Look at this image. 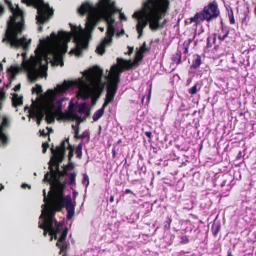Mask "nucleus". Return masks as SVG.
<instances>
[{
	"label": "nucleus",
	"instance_id": "1",
	"mask_svg": "<svg viewBox=\"0 0 256 256\" xmlns=\"http://www.w3.org/2000/svg\"><path fill=\"white\" fill-rule=\"evenodd\" d=\"M120 9L116 7V2L112 0H100L96 6L88 2L82 4L78 8V12L82 16L88 13L86 24V29L92 32L98 23L103 19L108 26H114V20L113 15Z\"/></svg>",
	"mask_w": 256,
	"mask_h": 256
},
{
	"label": "nucleus",
	"instance_id": "2",
	"mask_svg": "<svg viewBox=\"0 0 256 256\" xmlns=\"http://www.w3.org/2000/svg\"><path fill=\"white\" fill-rule=\"evenodd\" d=\"M169 4L168 0H147L144 3L145 18H140L136 26L138 38L142 35L143 30L148 23L152 31L163 28L164 23L160 24V21L167 12Z\"/></svg>",
	"mask_w": 256,
	"mask_h": 256
},
{
	"label": "nucleus",
	"instance_id": "3",
	"mask_svg": "<svg viewBox=\"0 0 256 256\" xmlns=\"http://www.w3.org/2000/svg\"><path fill=\"white\" fill-rule=\"evenodd\" d=\"M9 8L12 12V16L7 22V26L4 38L2 42H6L12 48H19L22 47L24 50H26L30 43L27 41L26 38H18V34H21L24 29V14L18 6L15 9L10 2H8Z\"/></svg>",
	"mask_w": 256,
	"mask_h": 256
},
{
	"label": "nucleus",
	"instance_id": "4",
	"mask_svg": "<svg viewBox=\"0 0 256 256\" xmlns=\"http://www.w3.org/2000/svg\"><path fill=\"white\" fill-rule=\"evenodd\" d=\"M220 14L218 3L214 0L204 6L202 10L196 12L194 16L190 18V24L194 22L195 25L198 26L204 20L210 22L216 18Z\"/></svg>",
	"mask_w": 256,
	"mask_h": 256
},
{
	"label": "nucleus",
	"instance_id": "5",
	"mask_svg": "<svg viewBox=\"0 0 256 256\" xmlns=\"http://www.w3.org/2000/svg\"><path fill=\"white\" fill-rule=\"evenodd\" d=\"M22 2L28 6H34L37 9L36 20L40 24L48 22L54 15L53 8L44 0H22Z\"/></svg>",
	"mask_w": 256,
	"mask_h": 256
},
{
	"label": "nucleus",
	"instance_id": "6",
	"mask_svg": "<svg viewBox=\"0 0 256 256\" xmlns=\"http://www.w3.org/2000/svg\"><path fill=\"white\" fill-rule=\"evenodd\" d=\"M110 74L106 87V94L104 104L108 106L112 102L116 93L118 84L120 82V74L122 72L118 65H113L110 68Z\"/></svg>",
	"mask_w": 256,
	"mask_h": 256
},
{
	"label": "nucleus",
	"instance_id": "7",
	"mask_svg": "<svg viewBox=\"0 0 256 256\" xmlns=\"http://www.w3.org/2000/svg\"><path fill=\"white\" fill-rule=\"evenodd\" d=\"M54 198V200L52 202L58 208L57 210H60L66 207L67 211L66 218L70 220L74 214V206L72 204L70 196H64V191L62 194H58L56 191L51 192Z\"/></svg>",
	"mask_w": 256,
	"mask_h": 256
},
{
	"label": "nucleus",
	"instance_id": "8",
	"mask_svg": "<svg viewBox=\"0 0 256 256\" xmlns=\"http://www.w3.org/2000/svg\"><path fill=\"white\" fill-rule=\"evenodd\" d=\"M58 208L52 202L48 204L46 208L42 210V214L40 217L44 218V222L50 225L51 224L55 226L60 225V227L64 228V224L62 222H58L56 218L55 214L56 212H60L57 210Z\"/></svg>",
	"mask_w": 256,
	"mask_h": 256
},
{
	"label": "nucleus",
	"instance_id": "9",
	"mask_svg": "<svg viewBox=\"0 0 256 256\" xmlns=\"http://www.w3.org/2000/svg\"><path fill=\"white\" fill-rule=\"evenodd\" d=\"M144 53L138 50L136 53V56L134 60L132 62L131 60H125L122 58H118V66L120 68V70H129L134 66H138V62L141 61L144 57Z\"/></svg>",
	"mask_w": 256,
	"mask_h": 256
},
{
	"label": "nucleus",
	"instance_id": "10",
	"mask_svg": "<svg viewBox=\"0 0 256 256\" xmlns=\"http://www.w3.org/2000/svg\"><path fill=\"white\" fill-rule=\"evenodd\" d=\"M60 225L55 226L51 224L48 225L46 222H43L42 224L39 222L38 228L44 230V236H46L47 234L51 236L50 240L54 238V240L58 239V234H60L61 231L64 228L60 227Z\"/></svg>",
	"mask_w": 256,
	"mask_h": 256
},
{
	"label": "nucleus",
	"instance_id": "11",
	"mask_svg": "<svg viewBox=\"0 0 256 256\" xmlns=\"http://www.w3.org/2000/svg\"><path fill=\"white\" fill-rule=\"evenodd\" d=\"M68 232V228L64 227L60 232V237L57 239L58 241L56 244V246L60 249L59 254H62L64 253L66 251V253L67 252L68 245L67 244H64L63 242L66 239Z\"/></svg>",
	"mask_w": 256,
	"mask_h": 256
},
{
	"label": "nucleus",
	"instance_id": "12",
	"mask_svg": "<svg viewBox=\"0 0 256 256\" xmlns=\"http://www.w3.org/2000/svg\"><path fill=\"white\" fill-rule=\"evenodd\" d=\"M86 78L88 82H91L94 80H100L102 74V70L96 66L88 70L86 72Z\"/></svg>",
	"mask_w": 256,
	"mask_h": 256
},
{
	"label": "nucleus",
	"instance_id": "13",
	"mask_svg": "<svg viewBox=\"0 0 256 256\" xmlns=\"http://www.w3.org/2000/svg\"><path fill=\"white\" fill-rule=\"evenodd\" d=\"M60 175L58 174L56 178L52 180V182H49L50 184V192L56 191L58 194H62L66 187V182H62L60 180Z\"/></svg>",
	"mask_w": 256,
	"mask_h": 256
},
{
	"label": "nucleus",
	"instance_id": "14",
	"mask_svg": "<svg viewBox=\"0 0 256 256\" xmlns=\"http://www.w3.org/2000/svg\"><path fill=\"white\" fill-rule=\"evenodd\" d=\"M51 152L54 155L50 160V163L54 162L55 164L57 163H60L63 160L66 151L62 150V148H60L58 147H56V150L54 148H51Z\"/></svg>",
	"mask_w": 256,
	"mask_h": 256
},
{
	"label": "nucleus",
	"instance_id": "15",
	"mask_svg": "<svg viewBox=\"0 0 256 256\" xmlns=\"http://www.w3.org/2000/svg\"><path fill=\"white\" fill-rule=\"evenodd\" d=\"M88 85L92 97V103L94 104L96 100L100 97L103 90V86L100 84H96L92 87H90L88 84Z\"/></svg>",
	"mask_w": 256,
	"mask_h": 256
},
{
	"label": "nucleus",
	"instance_id": "16",
	"mask_svg": "<svg viewBox=\"0 0 256 256\" xmlns=\"http://www.w3.org/2000/svg\"><path fill=\"white\" fill-rule=\"evenodd\" d=\"M30 114L32 118H36V124L40 126L45 114L44 109L38 107L36 109L31 110Z\"/></svg>",
	"mask_w": 256,
	"mask_h": 256
},
{
	"label": "nucleus",
	"instance_id": "17",
	"mask_svg": "<svg viewBox=\"0 0 256 256\" xmlns=\"http://www.w3.org/2000/svg\"><path fill=\"white\" fill-rule=\"evenodd\" d=\"M68 48L67 42H64L58 46V48L54 54V58L55 61L58 62L62 61L61 54H65Z\"/></svg>",
	"mask_w": 256,
	"mask_h": 256
},
{
	"label": "nucleus",
	"instance_id": "18",
	"mask_svg": "<svg viewBox=\"0 0 256 256\" xmlns=\"http://www.w3.org/2000/svg\"><path fill=\"white\" fill-rule=\"evenodd\" d=\"M48 170L50 172H48L44 176L43 180L44 182H52V180H54L58 174L54 172V168L52 167V164H50L48 166Z\"/></svg>",
	"mask_w": 256,
	"mask_h": 256
},
{
	"label": "nucleus",
	"instance_id": "19",
	"mask_svg": "<svg viewBox=\"0 0 256 256\" xmlns=\"http://www.w3.org/2000/svg\"><path fill=\"white\" fill-rule=\"evenodd\" d=\"M229 30L226 28V27L222 26L221 30L218 32V34H215L213 38L214 42H215L216 39V36H218V38L220 41L224 40L226 38L228 37L229 34Z\"/></svg>",
	"mask_w": 256,
	"mask_h": 256
},
{
	"label": "nucleus",
	"instance_id": "20",
	"mask_svg": "<svg viewBox=\"0 0 256 256\" xmlns=\"http://www.w3.org/2000/svg\"><path fill=\"white\" fill-rule=\"evenodd\" d=\"M50 36L54 40H56V38H58L62 40H66L69 42L70 40L69 34L64 31H60L58 32V35L56 34L54 32H52L50 35Z\"/></svg>",
	"mask_w": 256,
	"mask_h": 256
},
{
	"label": "nucleus",
	"instance_id": "21",
	"mask_svg": "<svg viewBox=\"0 0 256 256\" xmlns=\"http://www.w3.org/2000/svg\"><path fill=\"white\" fill-rule=\"evenodd\" d=\"M56 116H58V120H68L70 118V114L68 112H63L62 106H58L55 112H54Z\"/></svg>",
	"mask_w": 256,
	"mask_h": 256
},
{
	"label": "nucleus",
	"instance_id": "22",
	"mask_svg": "<svg viewBox=\"0 0 256 256\" xmlns=\"http://www.w3.org/2000/svg\"><path fill=\"white\" fill-rule=\"evenodd\" d=\"M72 85V82H68L65 80L62 84L58 85L56 88V90L58 93L63 94L70 88Z\"/></svg>",
	"mask_w": 256,
	"mask_h": 256
},
{
	"label": "nucleus",
	"instance_id": "23",
	"mask_svg": "<svg viewBox=\"0 0 256 256\" xmlns=\"http://www.w3.org/2000/svg\"><path fill=\"white\" fill-rule=\"evenodd\" d=\"M40 76L39 70L36 68L30 70L28 72V76L31 82L36 81Z\"/></svg>",
	"mask_w": 256,
	"mask_h": 256
},
{
	"label": "nucleus",
	"instance_id": "24",
	"mask_svg": "<svg viewBox=\"0 0 256 256\" xmlns=\"http://www.w3.org/2000/svg\"><path fill=\"white\" fill-rule=\"evenodd\" d=\"M202 64L200 56L198 54H194L192 56V64L190 66V69L196 70L200 67Z\"/></svg>",
	"mask_w": 256,
	"mask_h": 256
},
{
	"label": "nucleus",
	"instance_id": "25",
	"mask_svg": "<svg viewBox=\"0 0 256 256\" xmlns=\"http://www.w3.org/2000/svg\"><path fill=\"white\" fill-rule=\"evenodd\" d=\"M45 114H46V116L45 117V120L48 124H51L54 122L55 120L56 116L54 112H52L49 108H46L44 109Z\"/></svg>",
	"mask_w": 256,
	"mask_h": 256
},
{
	"label": "nucleus",
	"instance_id": "26",
	"mask_svg": "<svg viewBox=\"0 0 256 256\" xmlns=\"http://www.w3.org/2000/svg\"><path fill=\"white\" fill-rule=\"evenodd\" d=\"M108 106L103 104L102 107L99 110H97L94 114L92 119L94 122L98 120L104 114V109Z\"/></svg>",
	"mask_w": 256,
	"mask_h": 256
},
{
	"label": "nucleus",
	"instance_id": "27",
	"mask_svg": "<svg viewBox=\"0 0 256 256\" xmlns=\"http://www.w3.org/2000/svg\"><path fill=\"white\" fill-rule=\"evenodd\" d=\"M20 68L18 67L13 66H10V68L8 69V72L10 74L9 78L10 82L16 78V76Z\"/></svg>",
	"mask_w": 256,
	"mask_h": 256
},
{
	"label": "nucleus",
	"instance_id": "28",
	"mask_svg": "<svg viewBox=\"0 0 256 256\" xmlns=\"http://www.w3.org/2000/svg\"><path fill=\"white\" fill-rule=\"evenodd\" d=\"M12 106L14 108H16L18 106L22 104V96H18L16 94H14L13 97L12 98Z\"/></svg>",
	"mask_w": 256,
	"mask_h": 256
},
{
	"label": "nucleus",
	"instance_id": "29",
	"mask_svg": "<svg viewBox=\"0 0 256 256\" xmlns=\"http://www.w3.org/2000/svg\"><path fill=\"white\" fill-rule=\"evenodd\" d=\"M221 228V225L220 222H214L212 224L211 228V231L213 236L216 238L218 234L220 232Z\"/></svg>",
	"mask_w": 256,
	"mask_h": 256
},
{
	"label": "nucleus",
	"instance_id": "30",
	"mask_svg": "<svg viewBox=\"0 0 256 256\" xmlns=\"http://www.w3.org/2000/svg\"><path fill=\"white\" fill-rule=\"evenodd\" d=\"M181 58L182 52L180 50H178L172 56V60L176 65H178L182 62Z\"/></svg>",
	"mask_w": 256,
	"mask_h": 256
},
{
	"label": "nucleus",
	"instance_id": "31",
	"mask_svg": "<svg viewBox=\"0 0 256 256\" xmlns=\"http://www.w3.org/2000/svg\"><path fill=\"white\" fill-rule=\"evenodd\" d=\"M78 94L83 100H86L88 99L90 96L88 86V88L86 89L80 90L78 93Z\"/></svg>",
	"mask_w": 256,
	"mask_h": 256
},
{
	"label": "nucleus",
	"instance_id": "32",
	"mask_svg": "<svg viewBox=\"0 0 256 256\" xmlns=\"http://www.w3.org/2000/svg\"><path fill=\"white\" fill-rule=\"evenodd\" d=\"M4 128L0 124V140L4 144H7L8 142V138L6 134L4 132Z\"/></svg>",
	"mask_w": 256,
	"mask_h": 256
},
{
	"label": "nucleus",
	"instance_id": "33",
	"mask_svg": "<svg viewBox=\"0 0 256 256\" xmlns=\"http://www.w3.org/2000/svg\"><path fill=\"white\" fill-rule=\"evenodd\" d=\"M70 26L71 28L72 32L73 35L75 36H78L80 32L82 30V28H78L75 26H73L71 24H70Z\"/></svg>",
	"mask_w": 256,
	"mask_h": 256
},
{
	"label": "nucleus",
	"instance_id": "34",
	"mask_svg": "<svg viewBox=\"0 0 256 256\" xmlns=\"http://www.w3.org/2000/svg\"><path fill=\"white\" fill-rule=\"evenodd\" d=\"M192 40L189 38L187 40L184 42L183 44L184 50L183 52L185 54H187L188 52V48L190 44L192 42Z\"/></svg>",
	"mask_w": 256,
	"mask_h": 256
},
{
	"label": "nucleus",
	"instance_id": "35",
	"mask_svg": "<svg viewBox=\"0 0 256 256\" xmlns=\"http://www.w3.org/2000/svg\"><path fill=\"white\" fill-rule=\"evenodd\" d=\"M115 33V29L114 26H108V28L106 34L110 36V37H113Z\"/></svg>",
	"mask_w": 256,
	"mask_h": 256
},
{
	"label": "nucleus",
	"instance_id": "36",
	"mask_svg": "<svg viewBox=\"0 0 256 256\" xmlns=\"http://www.w3.org/2000/svg\"><path fill=\"white\" fill-rule=\"evenodd\" d=\"M82 144H80L76 148V157L79 159L82 158Z\"/></svg>",
	"mask_w": 256,
	"mask_h": 256
},
{
	"label": "nucleus",
	"instance_id": "37",
	"mask_svg": "<svg viewBox=\"0 0 256 256\" xmlns=\"http://www.w3.org/2000/svg\"><path fill=\"white\" fill-rule=\"evenodd\" d=\"M106 46L103 44L100 43L96 48V52L100 55H102L105 52Z\"/></svg>",
	"mask_w": 256,
	"mask_h": 256
},
{
	"label": "nucleus",
	"instance_id": "38",
	"mask_svg": "<svg viewBox=\"0 0 256 256\" xmlns=\"http://www.w3.org/2000/svg\"><path fill=\"white\" fill-rule=\"evenodd\" d=\"M112 38L106 35V36L102 41L101 43L103 44L105 46H106L107 45H110L112 43Z\"/></svg>",
	"mask_w": 256,
	"mask_h": 256
},
{
	"label": "nucleus",
	"instance_id": "39",
	"mask_svg": "<svg viewBox=\"0 0 256 256\" xmlns=\"http://www.w3.org/2000/svg\"><path fill=\"white\" fill-rule=\"evenodd\" d=\"M78 112L80 114L86 112L88 114H90V112L86 110V102H84L80 105Z\"/></svg>",
	"mask_w": 256,
	"mask_h": 256
},
{
	"label": "nucleus",
	"instance_id": "40",
	"mask_svg": "<svg viewBox=\"0 0 256 256\" xmlns=\"http://www.w3.org/2000/svg\"><path fill=\"white\" fill-rule=\"evenodd\" d=\"M228 16L230 20V22L231 24H235V20L234 16V12L232 8L230 10H228Z\"/></svg>",
	"mask_w": 256,
	"mask_h": 256
},
{
	"label": "nucleus",
	"instance_id": "41",
	"mask_svg": "<svg viewBox=\"0 0 256 256\" xmlns=\"http://www.w3.org/2000/svg\"><path fill=\"white\" fill-rule=\"evenodd\" d=\"M76 174L75 172H70L69 176V184L72 185L75 183Z\"/></svg>",
	"mask_w": 256,
	"mask_h": 256
},
{
	"label": "nucleus",
	"instance_id": "42",
	"mask_svg": "<svg viewBox=\"0 0 256 256\" xmlns=\"http://www.w3.org/2000/svg\"><path fill=\"white\" fill-rule=\"evenodd\" d=\"M2 120V125L4 128H8L10 126V122L8 118H7L6 116H3Z\"/></svg>",
	"mask_w": 256,
	"mask_h": 256
},
{
	"label": "nucleus",
	"instance_id": "43",
	"mask_svg": "<svg viewBox=\"0 0 256 256\" xmlns=\"http://www.w3.org/2000/svg\"><path fill=\"white\" fill-rule=\"evenodd\" d=\"M68 149L69 150V152H68V160L71 161L72 158L74 156V147L72 145L69 144V146H68Z\"/></svg>",
	"mask_w": 256,
	"mask_h": 256
},
{
	"label": "nucleus",
	"instance_id": "44",
	"mask_svg": "<svg viewBox=\"0 0 256 256\" xmlns=\"http://www.w3.org/2000/svg\"><path fill=\"white\" fill-rule=\"evenodd\" d=\"M32 92H36L38 94L42 92V86L40 85L36 84V87L33 88L32 89Z\"/></svg>",
	"mask_w": 256,
	"mask_h": 256
},
{
	"label": "nucleus",
	"instance_id": "45",
	"mask_svg": "<svg viewBox=\"0 0 256 256\" xmlns=\"http://www.w3.org/2000/svg\"><path fill=\"white\" fill-rule=\"evenodd\" d=\"M198 85V84H196L192 88L188 90V92L192 95L196 94Z\"/></svg>",
	"mask_w": 256,
	"mask_h": 256
},
{
	"label": "nucleus",
	"instance_id": "46",
	"mask_svg": "<svg viewBox=\"0 0 256 256\" xmlns=\"http://www.w3.org/2000/svg\"><path fill=\"white\" fill-rule=\"evenodd\" d=\"M149 49L146 46V42H143L142 46L140 48L138 51L142 52V53H144L146 51H148Z\"/></svg>",
	"mask_w": 256,
	"mask_h": 256
},
{
	"label": "nucleus",
	"instance_id": "47",
	"mask_svg": "<svg viewBox=\"0 0 256 256\" xmlns=\"http://www.w3.org/2000/svg\"><path fill=\"white\" fill-rule=\"evenodd\" d=\"M67 142L68 144H70L69 143L68 139H66L64 140H63L62 143L60 144V146H58V148H62L64 150L66 151V143Z\"/></svg>",
	"mask_w": 256,
	"mask_h": 256
},
{
	"label": "nucleus",
	"instance_id": "48",
	"mask_svg": "<svg viewBox=\"0 0 256 256\" xmlns=\"http://www.w3.org/2000/svg\"><path fill=\"white\" fill-rule=\"evenodd\" d=\"M86 182V186L87 187L89 184V178L88 176L86 174H83V180L82 183L84 184Z\"/></svg>",
	"mask_w": 256,
	"mask_h": 256
},
{
	"label": "nucleus",
	"instance_id": "49",
	"mask_svg": "<svg viewBox=\"0 0 256 256\" xmlns=\"http://www.w3.org/2000/svg\"><path fill=\"white\" fill-rule=\"evenodd\" d=\"M59 164L60 163H57V164H55L54 162H52V163H50V161L48 162V164L50 165V164H52L53 168L56 166V170L54 169V172L58 174L60 171L59 169Z\"/></svg>",
	"mask_w": 256,
	"mask_h": 256
},
{
	"label": "nucleus",
	"instance_id": "50",
	"mask_svg": "<svg viewBox=\"0 0 256 256\" xmlns=\"http://www.w3.org/2000/svg\"><path fill=\"white\" fill-rule=\"evenodd\" d=\"M74 168V167L73 164L71 160V161H69V163L65 166L64 169L68 172V170H73Z\"/></svg>",
	"mask_w": 256,
	"mask_h": 256
},
{
	"label": "nucleus",
	"instance_id": "51",
	"mask_svg": "<svg viewBox=\"0 0 256 256\" xmlns=\"http://www.w3.org/2000/svg\"><path fill=\"white\" fill-rule=\"evenodd\" d=\"M49 147V144L47 142H43L42 144V152L45 153Z\"/></svg>",
	"mask_w": 256,
	"mask_h": 256
},
{
	"label": "nucleus",
	"instance_id": "52",
	"mask_svg": "<svg viewBox=\"0 0 256 256\" xmlns=\"http://www.w3.org/2000/svg\"><path fill=\"white\" fill-rule=\"evenodd\" d=\"M132 18H137V19H138V20H139V18H144V16H141V14H140V12H135L133 14V15H132Z\"/></svg>",
	"mask_w": 256,
	"mask_h": 256
},
{
	"label": "nucleus",
	"instance_id": "53",
	"mask_svg": "<svg viewBox=\"0 0 256 256\" xmlns=\"http://www.w3.org/2000/svg\"><path fill=\"white\" fill-rule=\"evenodd\" d=\"M120 12V18L122 20L126 21L127 20L126 17L125 16L124 14L121 12V10H120V11L118 12Z\"/></svg>",
	"mask_w": 256,
	"mask_h": 256
},
{
	"label": "nucleus",
	"instance_id": "54",
	"mask_svg": "<svg viewBox=\"0 0 256 256\" xmlns=\"http://www.w3.org/2000/svg\"><path fill=\"white\" fill-rule=\"evenodd\" d=\"M188 242H189V240H188V236H182L181 238V242L182 243L187 244Z\"/></svg>",
	"mask_w": 256,
	"mask_h": 256
},
{
	"label": "nucleus",
	"instance_id": "55",
	"mask_svg": "<svg viewBox=\"0 0 256 256\" xmlns=\"http://www.w3.org/2000/svg\"><path fill=\"white\" fill-rule=\"evenodd\" d=\"M58 174L60 175V177H63V176H67L68 172H67V171L64 169L62 171L60 170V172L58 173Z\"/></svg>",
	"mask_w": 256,
	"mask_h": 256
},
{
	"label": "nucleus",
	"instance_id": "56",
	"mask_svg": "<svg viewBox=\"0 0 256 256\" xmlns=\"http://www.w3.org/2000/svg\"><path fill=\"white\" fill-rule=\"evenodd\" d=\"M5 98V92L3 90H0V101L4 100Z\"/></svg>",
	"mask_w": 256,
	"mask_h": 256
},
{
	"label": "nucleus",
	"instance_id": "57",
	"mask_svg": "<svg viewBox=\"0 0 256 256\" xmlns=\"http://www.w3.org/2000/svg\"><path fill=\"white\" fill-rule=\"evenodd\" d=\"M39 132L40 133V136H43V137H46L47 136H49L48 134H46L44 132V130H40Z\"/></svg>",
	"mask_w": 256,
	"mask_h": 256
},
{
	"label": "nucleus",
	"instance_id": "58",
	"mask_svg": "<svg viewBox=\"0 0 256 256\" xmlns=\"http://www.w3.org/2000/svg\"><path fill=\"white\" fill-rule=\"evenodd\" d=\"M78 133H79V128L78 127V128H76L75 130H74V138H76V139H78V137L79 136V134H78Z\"/></svg>",
	"mask_w": 256,
	"mask_h": 256
},
{
	"label": "nucleus",
	"instance_id": "59",
	"mask_svg": "<svg viewBox=\"0 0 256 256\" xmlns=\"http://www.w3.org/2000/svg\"><path fill=\"white\" fill-rule=\"evenodd\" d=\"M210 37H208L206 39V41H207V44H206V47L208 48H211L212 46V43L210 42Z\"/></svg>",
	"mask_w": 256,
	"mask_h": 256
},
{
	"label": "nucleus",
	"instance_id": "60",
	"mask_svg": "<svg viewBox=\"0 0 256 256\" xmlns=\"http://www.w3.org/2000/svg\"><path fill=\"white\" fill-rule=\"evenodd\" d=\"M74 52L76 54V55L78 56L80 54V50L79 49L72 50L70 52V54H73Z\"/></svg>",
	"mask_w": 256,
	"mask_h": 256
},
{
	"label": "nucleus",
	"instance_id": "61",
	"mask_svg": "<svg viewBox=\"0 0 256 256\" xmlns=\"http://www.w3.org/2000/svg\"><path fill=\"white\" fill-rule=\"evenodd\" d=\"M20 84H16L14 88V90L15 92H18L20 90Z\"/></svg>",
	"mask_w": 256,
	"mask_h": 256
},
{
	"label": "nucleus",
	"instance_id": "62",
	"mask_svg": "<svg viewBox=\"0 0 256 256\" xmlns=\"http://www.w3.org/2000/svg\"><path fill=\"white\" fill-rule=\"evenodd\" d=\"M128 48V52L126 54H128V55H130L133 52L134 48L133 47H130L129 46Z\"/></svg>",
	"mask_w": 256,
	"mask_h": 256
},
{
	"label": "nucleus",
	"instance_id": "63",
	"mask_svg": "<svg viewBox=\"0 0 256 256\" xmlns=\"http://www.w3.org/2000/svg\"><path fill=\"white\" fill-rule=\"evenodd\" d=\"M145 135L150 139L152 138V132L150 131H147L144 132Z\"/></svg>",
	"mask_w": 256,
	"mask_h": 256
},
{
	"label": "nucleus",
	"instance_id": "64",
	"mask_svg": "<svg viewBox=\"0 0 256 256\" xmlns=\"http://www.w3.org/2000/svg\"><path fill=\"white\" fill-rule=\"evenodd\" d=\"M74 118L77 120L79 122H82V120L81 118L78 116L76 114H74Z\"/></svg>",
	"mask_w": 256,
	"mask_h": 256
}]
</instances>
